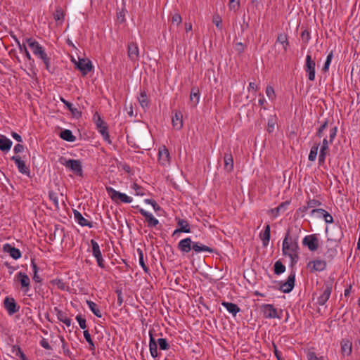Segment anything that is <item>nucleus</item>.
<instances>
[{
  "instance_id": "f257e3e1",
  "label": "nucleus",
  "mask_w": 360,
  "mask_h": 360,
  "mask_svg": "<svg viewBox=\"0 0 360 360\" xmlns=\"http://www.w3.org/2000/svg\"><path fill=\"white\" fill-rule=\"evenodd\" d=\"M25 42L32 50L33 54L41 59L45 65L46 69L50 72V58L48 57L44 47L35 39L27 38Z\"/></svg>"
},
{
  "instance_id": "f03ea898",
  "label": "nucleus",
  "mask_w": 360,
  "mask_h": 360,
  "mask_svg": "<svg viewBox=\"0 0 360 360\" xmlns=\"http://www.w3.org/2000/svg\"><path fill=\"white\" fill-rule=\"evenodd\" d=\"M298 245L295 240L290 237L289 233H287L283 241V253L290 257L292 262H297L298 260L297 255Z\"/></svg>"
},
{
  "instance_id": "7ed1b4c3",
  "label": "nucleus",
  "mask_w": 360,
  "mask_h": 360,
  "mask_svg": "<svg viewBox=\"0 0 360 360\" xmlns=\"http://www.w3.org/2000/svg\"><path fill=\"white\" fill-rule=\"evenodd\" d=\"M93 120L96 124V129L101 133L104 141L110 144L112 141L108 134L107 124L101 119V117L98 112L94 115Z\"/></svg>"
},
{
  "instance_id": "20e7f679",
  "label": "nucleus",
  "mask_w": 360,
  "mask_h": 360,
  "mask_svg": "<svg viewBox=\"0 0 360 360\" xmlns=\"http://www.w3.org/2000/svg\"><path fill=\"white\" fill-rule=\"evenodd\" d=\"M337 134V127H334L330 128L329 134V141L326 138L323 140L322 146L320 150L319 162V163H323L328 150V143H332Z\"/></svg>"
},
{
  "instance_id": "39448f33",
  "label": "nucleus",
  "mask_w": 360,
  "mask_h": 360,
  "mask_svg": "<svg viewBox=\"0 0 360 360\" xmlns=\"http://www.w3.org/2000/svg\"><path fill=\"white\" fill-rule=\"evenodd\" d=\"M302 245L307 247L309 251L315 252L319 247V239L316 234L307 235L303 238Z\"/></svg>"
},
{
  "instance_id": "423d86ee",
  "label": "nucleus",
  "mask_w": 360,
  "mask_h": 360,
  "mask_svg": "<svg viewBox=\"0 0 360 360\" xmlns=\"http://www.w3.org/2000/svg\"><path fill=\"white\" fill-rule=\"evenodd\" d=\"M15 278L20 284L21 290L25 294L27 295L31 286V281L29 276L25 273L20 271L15 275Z\"/></svg>"
},
{
  "instance_id": "0eeeda50",
  "label": "nucleus",
  "mask_w": 360,
  "mask_h": 360,
  "mask_svg": "<svg viewBox=\"0 0 360 360\" xmlns=\"http://www.w3.org/2000/svg\"><path fill=\"white\" fill-rule=\"evenodd\" d=\"M106 190L113 201L120 200L125 203H130L132 202V198L127 195L125 193L117 191L111 187H107Z\"/></svg>"
},
{
  "instance_id": "6e6552de",
  "label": "nucleus",
  "mask_w": 360,
  "mask_h": 360,
  "mask_svg": "<svg viewBox=\"0 0 360 360\" xmlns=\"http://www.w3.org/2000/svg\"><path fill=\"white\" fill-rule=\"evenodd\" d=\"M67 168L71 169L75 174L82 176V167L81 162L79 160H64L60 162Z\"/></svg>"
},
{
  "instance_id": "1a4fd4ad",
  "label": "nucleus",
  "mask_w": 360,
  "mask_h": 360,
  "mask_svg": "<svg viewBox=\"0 0 360 360\" xmlns=\"http://www.w3.org/2000/svg\"><path fill=\"white\" fill-rule=\"evenodd\" d=\"M91 245L92 248V255L96 258L98 266L102 269L104 268V259L103 258L99 245L93 239L91 240Z\"/></svg>"
},
{
  "instance_id": "9d476101",
  "label": "nucleus",
  "mask_w": 360,
  "mask_h": 360,
  "mask_svg": "<svg viewBox=\"0 0 360 360\" xmlns=\"http://www.w3.org/2000/svg\"><path fill=\"white\" fill-rule=\"evenodd\" d=\"M261 310L266 319H281L277 309L272 304H263L261 307Z\"/></svg>"
},
{
  "instance_id": "9b49d317",
  "label": "nucleus",
  "mask_w": 360,
  "mask_h": 360,
  "mask_svg": "<svg viewBox=\"0 0 360 360\" xmlns=\"http://www.w3.org/2000/svg\"><path fill=\"white\" fill-rule=\"evenodd\" d=\"M72 61L75 63L76 67L82 72L83 75H86L92 69L91 62L89 59L79 58L78 61L72 59Z\"/></svg>"
},
{
  "instance_id": "f8f14e48",
  "label": "nucleus",
  "mask_w": 360,
  "mask_h": 360,
  "mask_svg": "<svg viewBox=\"0 0 360 360\" xmlns=\"http://www.w3.org/2000/svg\"><path fill=\"white\" fill-rule=\"evenodd\" d=\"M315 62L311 59V56L307 54L306 56L305 70L308 73V78L311 81L315 79Z\"/></svg>"
},
{
  "instance_id": "ddd939ff",
  "label": "nucleus",
  "mask_w": 360,
  "mask_h": 360,
  "mask_svg": "<svg viewBox=\"0 0 360 360\" xmlns=\"http://www.w3.org/2000/svg\"><path fill=\"white\" fill-rule=\"evenodd\" d=\"M158 162L162 166H167L170 164L169 153L165 146L159 148Z\"/></svg>"
},
{
  "instance_id": "4468645a",
  "label": "nucleus",
  "mask_w": 360,
  "mask_h": 360,
  "mask_svg": "<svg viewBox=\"0 0 360 360\" xmlns=\"http://www.w3.org/2000/svg\"><path fill=\"white\" fill-rule=\"evenodd\" d=\"M295 273H291L285 282L280 285V290L285 293H289L292 291L295 285Z\"/></svg>"
},
{
  "instance_id": "2eb2a0df",
  "label": "nucleus",
  "mask_w": 360,
  "mask_h": 360,
  "mask_svg": "<svg viewBox=\"0 0 360 360\" xmlns=\"http://www.w3.org/2000/svg\"><path fill=\"white\" fill-rule=\"evenodd\" d=\"M128 57L132 62H137L139 59V50L136 44L129 43L128 44Z\"/></svg>"
},
{
  "instance_id": "dca6fc26",
  "label": "nucleus",
  "mask_w": 360,
  "mask_h": 360,
  "mask_svg": "<svg viewBox=\"0 0 360 360\" xmlns=\"http://www.w3.org/2000/svg\"><path fill=\"white\" fill-rule=\"evenodd\" d=\"M11 160H13L18 169V171L23 174H26L27 176L30 175V169L26 166L25 162L21 160L20 156H13Z\"/></svg>"
},
{
  "instance_id": "f3484780",
  "label": "nucleus",
  "mask_w": 360,
  "mask_h": 360,
  "mask_svg": "<svg viewBox=\"0 0 360 360\" xmlns=\"http://www.w3.org/2000/svg\"><path fill=\"white\" fill-rule=\"evenodd\" d=\"M193 241L191 238L181 240L177 245L178 249L183 253H188L192 250Z\"/></svg>"
},
{
  "instance_id": "a211bd4d",
  "label": "nucleus",
  "mask_w": 360,
  "mask_h": 360,
  "mask_svg": "<svg viewBox=\"0 0 360 360\" xmlns=\"http://www.w3.org/2000/svg\"><path fill=\"white\" fill-rule=\"evenodd\" d=\"M139 212L142 216H143L146 218V221L148 223V226L149 227H155L158 224L159 221L156 218H155L151 213L146 211L143 208H141L139 210Z\"/></svg>"
},
{
  "instance_id": "6ab92c4d",
  "label": "nucleus",
  "mask_w": 360,
  "mask_h": 360,
  "mask_svg": "<svg viewBox=\"0 0 360 360\" xmlns=\"http://www.w3.org/2000/svg\"><path fill=\"white\" fill-rule=\"evenodd\" d=\"M307 266L314 271H323L326 267V263L324 260L315 259L309 262Z\"/></svg>"
},
{
  "instance_id": "aec40b11",
  "label": "nucleus",
  "mask_w": 360,
  "mask_h": 360,
  "mask_svg": "<svg viewBox=\"0 0 360 360\" xmlns=\"http://www.w3.org/2000/svg\"><path fill=\"white\" fill-rule=\"evenodd\" d=\"M4 305L9 314H13L19 310L13 298L6 297L4 300Z\"/></svg>"
},
{
  "instance_id": "412c9836",
  "label": "nucleus",
  "mask_w": 360,
  "mask_h": 360,
  "mask_svg": "<svg viewBox=\"0 0 360 360\" xmlns=\"http://www.w3.org/2000/svg\"><path fill=\"white\" fill-rule=\"evenodd\" d=\"M177 225H178L179 228L176 229L174 231L173 236H174L179 233H181V232H184V233H190L191 232L190 225L186 220L180 219H178Z\"/></svg>"
},
{
  "instance_id": "4be33fe9",
  "label": "nucleus",
  "mask_w": 360,
  "mask_h": 360,
  "mask_svg": "<svg viewBox=\"0 0 360 360\" xmlns=\"http://www.w3.org/2000/svg\"><path fill=\"white\" fill-rule=\"evenodd\" d=\"M74 218L75 220L82 226H88L89 228L93 227L91 222L86 219L82 214L77 210H74Z\"/></svg>"
},
{
  "instance_id": "5701e85b",
  "label": "nucleus",
  "mask_w": 360,
  "mask_h": 360,
  "mask_svg": "<svg viewBox=\"0 0 360 360\" xmlns=\"http://www.w3.org/2000/svg\"><path fill=\"white\" fill-rule=\"evenodd\" d=\"M172 125L173 127L179 130L183 127V118H182V114L180 111H176L174 113V115L172 117Z\"/></svg>"
},
{
  "instance_id": "b1692460",
  "label": "nucleus",
  "mask_w": 360,
  "mask_h": 360,
  "mask_svg": "<svg viewBox=\"0 0 360 360\" xmlns=\"http://www.w3.org/2000/svg\"><path fill=\"white\" fill-rule=\"evenodd\" d=\"M332 292V288L327 285L324 289L323 293L318 298V303L319 305H324L329 299Z\"/></svg>"
},
{
  "instance_id": "393cba45",
  "label": "nucleus",
  "mask_w": 360,
  "mask_h": 360,
  "mask_svg": "<svg viewBox=\"0 0 360 360\" xmlns=\"http://www.w3.org/2000/svg\"><path fill=\"white\" fill-rule=\"evenodd\" d=\"M192 250L195 253H199L201 252H207L210 253L213 252V250L211 248L198 242H193Z\"/></svg>"
},
{
  "instance_id": "a878e982",
  "label": "nucleus",
  "mask_w": 360,
  "mask_h": 360,
  "mask_svg": "<svg viewBox=\"0 0 360 360\" xmlns=\"http://www.w3.org/2000/svg\"><path fill=\"white\" fill-rule=\"evenodd\" d=\"M15 41L18 46L20 52L25 54L27 59L30 61V65L32 66L34 61L33 58H32L30 52L28 51L25 44H21L17 38H15Z\"/></svg>"
},
{
  "instance_id": "bb28decb",
  "label": "nucleus",
  "mask_w": 360,
  "mask_h": 360,
  "mask_svg": "<svg viewBox=\"0 0 360 360\" xmlns=\"http://www.w3.org/2000/svg\"><path fill=\"white\" fill-rule=\"evenodd\" d=\"M13 142L8 139L6 136L4 135L0 136V150L2 151H8L11 146Z\"/></svg>"
},
{
  "instance_id": "cd10ccee",
  "label": "nucleus",
  "mask_w": 360,
  "mask_h": 360,
  "mask_svg": "<svg viewBox=\"0 0 360 360\" xmlns=\"http://www.w3.org/2000/svg\"><path fill=\"white\" fill-rule=\"evenodd\" d=\"M352 342L347 339L341 341V351L343 355L349 356L352 353Z\"/></svg>"
},
{
  "instance_id": "c85d7f7f",
  "label": "nucleus",
  "mask_w": 360,
  "mask_h": 360,
  "mask_svg": "<svg viewBox=\"0 0 360 360\" xmlns=\"http://www.w3.org/2000/svg\"><path fill=\"white\" fill-rule=\"evenodd\" d=\"M221 304L226 308V309L230 314H231L234 316L240 311V308L237 304L234 303L223 302Z\"/></svg>"
},
{
  "instance_id": "c756f323",
  "label": "nucleus",
  "mask_w": 360,
  "mask_h": 360,
  "mask_svg": "<svg viewBox=\"0 0 360 360\" xmlns=\"http://www.w3.org/2000/svg\"><path fill=\"white\" fill-rule=\"evenodd\" d=\"M224 168L227 172H231L233 169V160L231 153H225L224 157Z\"/></svg>"
},
{
  "instance_id": "7c9ffc66",
  "label": "nucleus",
  "mask_w": 360,
  "mask_h": 360,
  "mask_svg": "<svg viewBox=\"0 0 360 360\" xmlns=\"http://www.w3.org/2000/svg\"><path fill=\"white\" fill-rule=\"evenodd\" d=\"M276 43H279L282 45L284 51H287L288 47L289 46V42L288 40V36L285 33H280L278 34Z\"/></svg>"
},
{
  "instance_id": "2f4dec72",
  "label": "nucleus",
  "mask_w": 360,
  "mask_h": 360,
  "mask_svg": "<svg viewBox=\"0 0 360 360\" xmlns=\"http://www.w3.org/2000/svg\"><path fill=\"white\" fill-rule=\"evenodd\" d=\"M260 238L262 241V244L264 247L267 246L270 240V226L267 224L263 233L260 234Z\"/></svg>"
},
{
  "instance_id": "473e14b6",
  "label": "nucleus",
  "mask_w": 360,
  "mask_h": 360,
  "mask_svg": "<svg viewBox=\"0 0 360 360\" xmlns=\"http://www.w3.org/2000/svg\"><path fill=\"white\" fill-rule=\"evenodd\" d=\"M149 348L151 356L154 358L157 357L158 356V343L151 335H150Z\"/></svg>"
},
{
  "instance_id": "72a5a7b5",
  "label": "nucleus",
  "mask_w": 360,
  "mask_h": 360,
  "mask_svg": "<svg viewBox=\"0 0 360 360\" xmlns=\"http://www.w3.org/2000/svg\"><path fill=\"white\" fill-rule=\"evenodd\" d=\"M86 304L90 310L95 316H96L98 318H101L102 316V313L95 302L91 300H87Z\"/></svg>"
},
{
  "instance_id": "f704fd0d",
  "label": "nucleus",
  "mask_w": 360,
  "mask_h": 360,
  "mask_svg": "<svg viewBox=\"0 0 360 360\" xmlns=\"http://www.w3.org/2000/svg\"><path fill=\"white\" fill-rule=\"evenodd\" d=\"M60 138L67 141L72 142L75 140V136H73L72 131L69 129L63 130L60 132Z\"/></svg>"
},
{
  "instance_id": "c9c22d12",
  "label": "nucleus",
  "mask_w": 360,
  "mask_h": 360,
  "mask_svg": "<svg viewBox=\"0 0 360 360\" xmlns=\"http://www.w3.org/2000/svg\"><path fill=\"white\" fill-rule=\"evenodd\" d=\"M200 100L199 91L197 89H192L190 94V101L193 106H195Z\"/></svg>"
},
{
  "instance_id": "e433bc0d",
  "label": "nucleus",
  "mask_w": 360,
  "mask_h": 360,
  "mask_svg": "<svg viewBox=\"0 0 360 360\" xmlns=\"http://www.w3.org/2000/svg\"><path fill=\"white\" fill-rule=\"evenodd\" d=\"M57 316H58V319H59V321L63 322L68 327H70L71 326V323H72L71 319L70 318H68L64 312H63L61 311H58L57 314Z\"/></svg>"
},
{
  "instance_id": "4c0bfd02",
  "label": "nucleus",
  "mask_w": 360,
  "mask_h": 360,
  "mask_svg": "<svg viewBox=\"0 0 360 360\" xmlns=\"http://www.w3.org/2000/svg\"><path fill=\"white\" fill-rule=\"evenodd\" d=\"M137 252L139 255V262L140 266L142 267V269H143V271L145 272H148V268L146 266V264H145L143 251L140 248H138Z\"/></svg>"
},
{
  "instance_id": "58836bf2",
  "label": "nucleus",
  "mask_w": 360,
  "mask_h": 360,
  "mask_svg": "<svg viewBox=\"0 0 360 360\" xmlns=\"http://www.w3.org/2000/svg\"><path fill=\"white\" fill-rule=\"evenodd\" d=\"M139 102L143 108L148 107V101L147 95L145 91H141L140 96L138 98Z\"/></svg>"
},
{
  "instance_id": "ea45409f",
  "label": "nucleus",
  "mask_w": 360,
  "mask_h": 360,
  "mask_svg": "<svg viewBox=\"0 0 360 360\" xmlns=\"http://www.w3.org/2000/svg\"><path fill=\"white\" fill-rule=\"evenodd\" d=\"M240 6V0H229V8L230 11L236 13Z\"/></svg>"
},
{
  "instance_id": "a19ab883",
  "label": "nucleus",
  "mask_w": 360,
  "mask_h": 360,
  "mask_svg": "<svg viewBox=\"0 0 360 360\" xmlns=\"http://www.w3.org/2000/svg\"><path fill=\"white\" fill-rule=\"evenodd\" d=\"M12 352L22 360H28L19 346L14 345L12 349Z\"/></svg>"
},
{
  "instance_id": "79ce46f5",
  "label": "nucleus",
  "mask_w": 360,
  "mask_h": 360,
  "mask_svg": "<svg viewBox=\"0 0 360 360\" xmlns=\"http://www.w3.org/2000/svg\"><path fill=\"white\" fill-rule=\"evenodd\" d=\"M285 271V266L280 261H276L274 264V273L276 274H281Z\"/></svg>"
},
{
  "instance_id": "37998d69",
  "label": "nucleus",
  "mask_w": 360,
  "mask_h": 360,
  "mask_svg": "<svg viewBox=\"0 0 360 360\" xmlns=\"http://www.w3.org/2000/svg\"><path fill=\"white\" fill-rule=\"evenodd\" d=\"M319 149V145H314L311 148L310 153L309 155V160L314 162L317 156Z\"/></svg>"
},
{
  "instance_id": "c03bdc74",
  "label": "nucleus",
  "mask_w": 360,
  "mask_h": 360,
  "mask_svg": "<svg viewBox=\"0 0 360 360\" xmlns=\"http://www.w3.org/2000/svg\"><path fill=\"white\" fill-rule=\"evenodd\" d=\"M8 252L10 256L14 259H18L21 257L20 251L15 248L10 247Z\"/></svg>"
},
{
  "instance_id": "a18cd8bd",
  "label": "nucleus",
  "mask_w": 360,
  "mask_h": 360,
  "mask_svg": "<svg viewBox=\"0 0 360 360\" xmlns=\"http://www.w3.org/2000/svg\"><path fill=\"white\" fill-rule=\"evenodd\" d=\"M60 101L65 105V106L69 109L70 111H71V112L73 115H75L76 114L79 113L77 109L76 108H74L73 105L71 103L68 102L63 98H60Z\"/></svg>"
},
{
  "instance_id": "49530a36",
  "label": "nucleus",
  "mask_w": 360,
  "mask_h": 360,
  "mask_svg": "<svg viewBox=\"0 0 360 360\" xmlns=\"http://www.w3.org/2000/svg\"><path fill=\"white\" fill-rule=\"evenodd\" d=\"M50 200L53 202L56 209H59V202L57 193L53 191H50L49 193Z\"/></svg>"
},
{
  "instance_id": "de8ad7c7",
  "label": "nucleus",
  "mask_w": 360,
  "mask_h": 360,
  "mask_svg": "<svg viewBox=\"0 0 360 360\" xmlns=\"http://www.w3.org/2000/svg\"><path fill=\"white\" fill-rule=\"evenodd\" d=\"M337 255V250L333 248H328L327 251L324 253V255L326 258L329 259H333V257Z\"/></svg>"
},
{
  "instance_id": "09e8293b",
  "label": "nucleus",
  "mask_w": 360,
  "mask_h": 360,
  "mask_svg": "<svg viewBox=\"0 0 360 360\" xmlns=\"http://www.w3.org/2000/svg\"><path fill=\"white\" fill-rule=\"evenodd\" d=\"M266 94L269 99L270 100H274L276 98V94L274 89L271 86H266Z\"/></svg>"
},
{
  "instance_id": "8fccbe9b",
  "label": "nucleus",
  "mask_w": 360,
  "mask_h": 360,
  "mask_svg": "<svg viewBox=\"0 0 360 360\" xmlns=\"http://www.w3.org/2000/svg\"><path fill=\"white\" fill-rule=\"evenodd\" d=\"M53 18L56 21H63L64 19V13L63 10L60 8H57L53 14Z\"/></svg>"
},
{
  "instance_id": "3c124183",
  "label": "nucleus",
  "mask_w": 360,
  "mask_h": 360,
  "mask_svg": "<svg viewBox=\"0 0 360 360\" xmlns=\"http://www.w3.org/2000/svg\"><path fill=\"white\" fill-rule=\"evenodd\" d=\"M159 347L162 350H166L169 349V345L165 338H159L157 341Z\"/></svg>"
},
{
  "instance_id": "603ef678",
  "label": "nucleus",
  "mask_w": 360,
  "mask_h": 360,
  "mask_svg": "<svg viewBox=\"0 0 360 360\" xmlns=\"http://www.w3.org/2000/svg\"><path fill=\"white\" fill-rule=\"evenodd\" d=\"M333 57V52L331 51L330 53H328V55L327 56V58H326V60L325 62V64L323 67V70L324 72H326L329 69V66H330V64L331 63V60H332V58Z\"/></svg>"
},
{
  "instance_id": "864d4df0",
  "label": "nucleus",
  "mask_w": 360,
  "mask_h": 360,
  "mask_svg": "<svg viewBox=\"0 0 360 360\" xmlns=\"http://www.w3.org/2000/svg\"><path fill=\"white\" fill-rule=\"evenodd\" d=\"M212 22H213V23L215 24L217 29H219L220 30H222V25H221L222 20H221V17L219 15H214Z\"/></svg>"
},
{
  "instance_id": "5fc2aeb1",
  "label": "nucleus",
  "mask_w": 360,
  "mask_h": 360,
  "mask_svg": "<svg viewBox=\"0 0 360 360\" xmlns=\"http://www.w3.org/2000/svg\"><path fill=\"white\" fill-rule=\"evenodd\" d=\"M289 204H290V202L288 201H285V202L281 203L277 207V214H281L282 212H284L287 210Z\"/></svg>"
},
{
  "instance_id": "6e6d98bb",
  "label": "nucleus",
  "mask_w": 360,
  "mask_h": 360,
  "mask_svg": "<svg viewBox=\"0 0 360 360\" xmlns=\"http://www.w3.org/2000/svg\"><path fill=\"white\" fill-rule=\"evenodd\" d=\"M84 337L85 340H86V342L90 345V346H91L90 349H94L95 346H94L93 340H92L91 335L88 330L84 331Z\"/></svg>"
},
{
  "instance_id": "4d7b16f0",
  "label": "nucleus",
  "mask_w": 360,
  "mask_h": 360,
  "mask_svg": "<svg viewBox=\"0 0 360 360\" xmlns=\"http://www.w3.org/2000/svg\"><path fill=\"white\" fill-rule=\"evenodd\" d=\"M326 212L323 209H314L311 210V214H316L318 218H322Z\"/></svg>"
},
{
  "instance_id": "13d9d810",
  "label": "nucleus",
  "mask_w": 360,
  "mask_h": 360,
  "mask_svg": "<svg viewBox=\"0 0 360 360\" xmlns=\"http://www.w3.org/2000/svg\"><path fill=\"white\" fill-rule=\"evenodd\" d=\"M76 319L78 321L81 328L85 329L86 328V319L84 318H82L80 315H77L76 316Z\"/></svg>"
},
{
  "instance_id": "bf43d9fd",
  "label": "nucleus",
  "mask_w": 360,
  "mask_h": 360,
  "mask_svg": "<svg viewBox=\"0 0 360 360\" xmlns=\"http://www.w3.org/2000/svg\"><path fill=\"white\" fill-rule=\"evenodd\" d=\"M328 125V122L326 121L321 124V126L319 128L318 131L316 133L317 136L321 137L323 135V130L326 128Z\"/></svg>"
},
{
  "instance_id": "052dcab7",
  "label": "nucleus",
  "mask_w": 360,
  "mask_h": 360,
  "mask_svg": "<svg viewBox=\"0 0 360 360\" xmlns=\"http://www.w3.org/2000/svg\"><path fill=\"white\" fill-rule=\"evenodd\" d=\"M324 221H326V223H333V217L326 211V213L324 214V215L322 217Z\"/></svg>"
},
{
  "instance_id": "680f3d73",
  "label": "nucleus",
  "mask_w": 360,
  "mask_h": 360,
  "mask_svg": "<svg viewBox=\"0 0 360 360\" xmlns=\"http://www.w3.org/2000/svg\"><path fill=\"white\" fill-rule=\"evenodd\" d=\"M181 20H182L181 17L179 13H175L172 16V22L173 23L176 22L177 25H179V24H181Z\"/></svg>"
},
{
  "instance_id": "e2e57ef3",
  "label": "nucleus",
  "mask_w": 360,
  "mask_h": 360,
  "mask_svg": "<svg viewBox=\"0 0 360 360\" xmlns=\"http://www.w3.org/2000/svg\"><path fill=\"white\" fill-rule=\"evenodd\" d=\"M320 205V202L319 201L316 200H310L309 201H308L307 202V205L309 208H313V207H315L316 206H319Z\"/></svg>"
},
{
  "instance_id": "0e129e2a",
  "label": "nucleus",
  "mask_w": 360,
  "mask_h": 360,
  "mask_svg": "<svg viewBox=\"0 0 360 360\" xmlns=\"http://www.w3.org/2000/svg\"><path fill=\"white\" fill-rule=\"evenodd\" d=\"M40 345H41L43 348L46 349H51V346H50V345H49V342H48L46 339H44V338H43V339L40 341Z\"/></svg>"
},
{
  "instance_id": "69168bd1",
  "label": "nucleus",
  "mask_w": 360,
  "mask_h": 360,
  "mask_svg": "<svg viewBox=\"0 0 360 360\" xmlns=\"http://www.w3.org/2000/svg\"><path fill=\"white\" fill-rule=\"evenodd\" d=\"M275 127V122L274 120H269L268 122V126H267V130L269 132H271Z\"/></svg>"
},
{
  "instance_id": "338daca9",
  "label": "nucleus",
  "mask_w": 360,
  "mask_h": 360,
  "mask_svg": "<svg viewBox=\"0 0 360 360\" xmlns=\"http://www.w3.org/2000/svg\"><path fill=\"white\" fill-rule=\"evenodd\" d=\"M23 150H24V146L20 143L16 144L13 148V150L15 153H21L23 151Z\"/></svg>"
},
{
  "instance_id": "774afa93",
  "label": "nucleus",
  "mask_w": 360,
  "mask_h": 360,
  "mask_svg": "<svg viewBox=\"0 0 360 360\" xmlns=\"http://www.w3.org/2000/svg\"><path fill=\"white\" fill-rule=\"evenodd\" d=\"M12 137L15 139L18 142L20 143L22 141V137L16 132H12Z\"/></svg>"
}]
</instances>
